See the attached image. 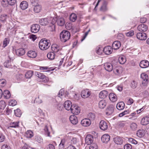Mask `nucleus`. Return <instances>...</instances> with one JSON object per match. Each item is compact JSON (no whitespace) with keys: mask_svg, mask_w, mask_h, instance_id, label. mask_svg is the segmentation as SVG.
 <instances>
[{"mask_svg":"<svg viewBox=\"0 0 149 149\" xmlns=\"http://www.w3.org/2000/svg\"><path fill=\"white\" fill-rule=\"evenodd\" d=\"M114 107L113 105L111 104L109 105L106 109V114L108 115L111 114L114 111Z\"/></svg>","mask_w":149,"mask_h":149,"instance_id":"obj_7","label":"nucleus"},{"mask_svg":"<svg viewBox=\"0 0 149 149\" xmlns=\"http://www.w3.org/2000/svg\"><path fill=\"white\" fill-rule=\"evenodd\" d=\"M55 23L52 22L49 24V28L50 31H53L55 30Z\"/></svg>","mask_w":149,"mask_h":149,"instance_id":"obj_39","label":"nucleus"},{"mask_svg":"<svg viewBox=\"0 0 149 149\" xmlns=\"http://www.w3.org/2000/svg\"><path fill=\"white\" fill-rule=\"evenodd\" d=\"M103 2L100 8V11L105 12L108 10L107 7V2L105 0H103Z\"/></svg>","mask_w":149,"mask_h":149,"instance_id":"obj_12","label":"nucleus"},{"mask_svg":"<svg viewBox=\"0 0 149 149\" xmlns=\"http://www.w3.org/2000/svg\"><path fill=\"white\" fill-rule=\"evenodd\" d=\"M6 106V103L4 101L1 100L0 101V109L1 110H3L5 108Z\"/></svg>","mask_w":149,"mask_h":149,"instance_id":"obj_38","label":"nucleus"},{"mask_svg":"<svg viewBox=\"0 0 149 149\" xmlns=\"http://www.w3.org/2000/svg\"><path fill=\"white\" fill-rule=\"evenodd\" d=\"M11 60L9 59V60L6 61L4 63V66L6 68H9L11 65Z\"/></svg>","mask_w":149,"mask_h":149,"instance_id":"obj_46","label":"nucleus"},{"mask_svg":"<svg viewBox=\"0 0 149 149\" xmlns=\"http://www.w3.org/2000/svg\"><path fill=\"white\" fill-rule=\"evenodd\" d=\"M64 107L65 109L68 110H71L73 107L71 101L70 100L65 101L64 103Z\"/></svg>","mask_w":149,"mask_h":149,"instance_id":"obj_9","label":"nucleus"},{"mask_svg":"<svg viewBox=\"0 0 149 149\" xmlns=\"http://www.w3.org/2000/svg\"><path fill=\"white\" fill-rule=\"evenodd\" d=\"M41 9V6L40 4L37 3L34 6L33 10L35 13H38L40 11Z\"/></svg>","mask_w":149,"mask_h":149,"instance_id":"obj_32","label":"nucleus"},{"mask_svg":"<svg viewBox=\"0 0 149 149\" xmlns=\"http://www.w3.org/2000/svg\"><path fill=\"white\" fill-rule=\"evenodd\" d=\"M55 54L53 52H50L48 53L47 56V58L50 60H53L54 59Z\"/></svg>","mask_w":149,"mask_h":149,"instance_id":"obj_36","label":"nucleus"},{"mask_svg":"<svg viewBox=\"0 0 149 149\" xmlns=\"http://www.w3.org/2000/svg\"><path fill=\"white\" fill-rule=\"evenodd\" d=\"M70 34L68 31L64 30L60 34V39L61 42H65L70 38Z\"/></svg>","mask_w":149,"mask_h":149,"instance_id":"obj_1","label":"nucleus"},{"mask_svg":"<svg viewBox=\"0 0 149 149\" xmlns=\"http://www.w3.org/2000/svg\"><path fill=\"white\" fill-rule=\"evenodd\" d=\"M129 113V110H125L123 112L120 113L119 115V116L120 117H121L126 114H127Z\"/></svg>","mask_w":149,"mask_h":149,"instance_id":"obj_55","label":"nucleus"},{"mask_svg":"<svg viewBox=\"0 0 149 149\" xmlns=\"http://www.w3.org/2000/svg\"><path fill=\"white\" fill-rule=\"evenodd\" d=\"M108 95V92L106 90L101 91L99 94V97L101 98H104L107 96Z\"/></svg>","mask_w":149,"mask_h":149,"instance_id":"obj_23","label":"nucleus"},{"mask_svg":"<svg viewBox=\"0 0 149 149\" xmlns=\"http://www.w3.org/2000/svg\"><path fill=\"white\" fill-rule=\"evenodd\" d=\"M118 60L120 63L122 64H124L126 61L125 59L122 57H120Z\"/></svg>","mask_w":149,"mask_h":149,"instance_id":"obj_50","label":"nucleus"},{"mask_svg":"<svg viewBox=\"0 0 149 149\" xmlns=\"http://www.w3.org/2000/svg\"><path fill=\"white\" fill-rule=\"evenodd\" d=\"M88 119L91 120H93L95 118V116L93 113H90L88 114Z\"/></svg>","mask_w":149,"mask_h":149,"instance_id":"obj_42","label":"nucleus"},{"mask_svg":"<svg viewBox=\"0 0 149 149\" xmlns=\"http://www.w3.org/2000/svg\"><path fill=\"white\" fill-rule=\"evenodd\" d=\"M103 49V48H101L100 47H99L97 49H96L97 53L99 54H100L102 53Z\"/></svg>","mask_w":149,"mask_h":149,"instance_id":"obj_62","label":"nucleus"},{"mask_svg":"<svg viewBox=\"0 0 149 149\" xmlns=\"http://www.w3.org/2000/svg\"><path fill=\"white\" fill-rule=\"evenodd\" d=\"M52 22L57 23L58 25L60 26H64L65 23L64 19L61 17H57L53 18Z\"/></svg>","mask_w":149,"mask_h":149,"instance_id":"obj_3","label":"nucleus"},{"mask_svg":"<svg viewBox=\"0 0 149 149\" xmlns=\"http://www.w3.org/2000/svg\"><path fill=\"white\" fill-rule=\"evenodd\" d=\"M138 147L139 149H144V144L142 143H140L138 146Z\"/></svg>","mask_w":149,"mask_h":149,"instance_id":"obj_64","label":"nucleus"},{"mask_svg":"<svg viewBox=\"0 0 149 149\" xmlns=\"http://www.w3.org/2000/svg\"><path fill=\"white\" fill-rule=\"evenodd\" d=\"M49 41L48 40H41L39 44L40 48L42 50H44L48 49L50 46Z\"/></svg>","mask_w":149,"mask_h":149,"instance_id":"obj_2","label":"nucleus"},{"mask_svg":"<svg viewBox=\"0 0 149 149\" xmlns=\"http://www.w3.org/2000/svg\"><path fill=\"white\" fill-rule=\"evenodd\" d=\"M99 126L100 129L103 131L106 130L108 127L107 123L103 120H101L100 122Z\"/></svg>","mask_w":149,"mask_h":149,"instance_id":"obj_5","label":"nucleus"},{"mask_svg":"<svg viewBox=\"0 0 149 149\" xmlns=\"http://www.w3.org/2000/svg\"><path fill=\"white\" fill-rule=\"evenodd\" d=\"M93 137L91 135H88L85 138V142L87 145H90L93 141Z\"/></svg>","mask_w":149,"mask_h":149,"instance_id":"obj_8","label":"nucleus"},{"mask_svg":"<svg viewBox=\"0 0 149 149\" xmlns=\"http://www.w3.org/2000/svg\"><path fill=\"white\" fill-rule=\"evenodd\" d=\"M107 103L104 100H100L99 102V107L101 109H104L106 106Z\"/></svg>","mask_w":149,"mask_h":149,"instance_id":"obj_30","label":"nucleus"},{"mask_svg":"<svg viewBox=\"0 0 149 149\" xmlns=\"http://www.w3.org/2000/svg\"><path fill=\"white\" fill-rule=\"evenodd\" d=\"M36 75L38 77L42 79H45V76L44 75L39 72H37L36 73Z\"/></svg>","mask_w":149,"mask_h":149,"instance_id":"obj_45","label":"nucleus"},{"mask_svg":"<svg viewBox=\"0 0 149 149\" xmlns=\"http://www.w3.org/2000/svg\"><path fill=\"white\" fill-rule=\"evenodd\" d=\"M33 72L31 71H29L27 72L25 74V77L26 78H30L32 76Z\"/></svg>","mask_w":149,"mask_h":149,"instance_id":"obj_43","label":"nucleus"},{"mask_svg":"<svg viewBox=\"0 0 149 149\" xmlns=\"http://www.w3.org/2000/svg\"><path fill=\"white\" fill-rule=\"evenodd\" d=\"M19 121L11 122L10 124V127L14 128L18 127H19Z\"/></svg>","mask_w":149,"mask_h":149,"instance_id":"obj_37","label":"nucleus"},{"mask_svg":"<svg viewBox=\"0 0 149 149\" xmlns=\"http://www.w3.org/2000/svg\"><path fill=\"white\" fill-rule=\"evenodd\" d=\"M70 111L73 114L78 115L80 113V110L78 106H73Z\"/></svg>","mask_w":149,"mask_h":149,"instance_id":"obj_11","label":"nucleus"},{"mask_svg":"<svg viewBox=\"0 0 149 149\" xmlns=\"http://www.w3.org/2000/svg\"><path fill=\"white\" fill-rule=\"evenodd\" d=\"M25 136L27 138H31L33 136V133L31 131L28 130L26 132Z\"/></svg>","mask_w":149,"mask_h":149,"instance_id":"obj_41","label":"nucleus"},{"mask_svg":"<svg viewBox=\"0 0 149 149\" xmlns=\"http://www.w3.org/2000/svg\"><path fill=\"white\" fill-rule=\"evenodd\" d=\"M125 106V104L123 102H120L118 103L116 105L117 109L119 110L123 109Z\"/></svg>","mask_w":149,"mask_h":149,"instance_id":"obj_27","label":"nucleus"},{"mask_svg":"<svg viewBox=\"0 0 149 149\" xmlns=\"http://www.w3.org/2000/svg\"><path fill=\"white\" fill-rule=\"evenodd\" d=\"M70 122L74 125H76L78 123L77 118L74 115L71 116L70 117Z\"/></svg>","mask_w":149,"mask_h":149,"instance_id":"obj_21","label":"nucleus"},{"mask_svg":"<svg viewBox=\"0 0 149 149\" xmlns=\"http://www.w3.org/2000/svg\"><path fill=\"white\" fill-rule=\"evenodd\" d=\"M77 15L74 13H72L70 16V19L72 22H74L77 19Z\"/></svg>","mask_w":149,"mask_h":149,"instance_id":"obj_40","label":"nucleus"},{"mask_svg":"<svg viewBox=\"0 0 149 149\" xmlns=\"http://www.w3.org/2000/svg\"><path fill=\"white\" fill-rule=\"evenodd\" d=\"M124 122L123 121L119 122L117 123V125L120 127H123L125 125Z\"/></svg>","mask_w":149,"mask_h":149,"instance_id":"obj_61","label":"nucleus"},{"mask_svg":"<svg viewBox=\"0 0 149 149\" xmlns=\"http://www.w3.org/2000/svg\"><path fill=\"white\" fill-rule=\"evenodd\" d=\"M139 65L142 68H146L149 66V62L147 61L143 60L140 62Z\"/></svg>","mask_w":149,"mask_h":149,"instance_id":"obj_14","label":"nucleus"},{"mask_svg":"<svg viewBox=\"0 0 149 149\" xmlns=\"http://www.w3.org/2000/svg\"><path fill=\"white\" fill-rule=\"evenodd\" d=\"M17 103V102L16 101L14 100H11L9 102V104L10 105H11L13 106L15 105Z\"/></svg>","mask_w":149,"mask_h":149,"instance_id":"obj_58","label":"nucleus"},{"mask_svg":"<svg viewBox=\"0 0 149 149\" xmlns=\"http://www.w3.org/2000/svg\"><path fill=\"white\" fill-rule=\"evenodd\" d=\"M15 114L17 117H20L22 115V112L21 110L19 109L14 110Z\"/></svg>","mask_w":149,"mask_h":149,"instance_id":"obj_44","label":"nucleus"},{"mask_svg":"<svg viewBox=\"0 0 149 149\" xmlns=\"http://www.w3.org/2000/svg\"><path fill=\"white\" fill-rule=\"evenodd\" d=\"M130 127L133 130H135L137 129V125L135 123H133L130 125Z\"/></svg>","mask_w":149,"mask_h":149,"instance_id":"obj_48","label":"nucleus"},{"mask_svg":"<svg viewBox=\"0 0 149 149\" xmlns=\"http://www.w3.org/2000/svg\"><path fill=\"white\" fill-rule=\"evenodd\" d=\"M124 149H132V145L130 144H126L124 146Z\"/></svg>","mask_w":149,"mask_h":149,"instance_id":"obj_56","label":"nucleus"},{"mask_svg":"<svg viewBox=\"0 0 149 149\" xmlns=\"http://www.w3.org/2000/svg\"><path fill=\"white\" fill-rule=\"evenodd\" d=\"M39 23L42 25H46L48 24L49 20L47 18H42L39 20Z\"/></svg>","mask_w":149,"mask_h":149,"instance_id":"obj_26","label":"nucleus"},{"mask_svg":"<svg viewBox=\"0 0 149 149\" xmlns=\"http://www.w3.org/2000/svg\"><path fill=\"white\" fill-rule=\"evenodd\" d=\"M147 35L144 33H139L137 34V38L141 40H145L147 38Z\"/></svg>","mask_w":149,"mask_h":149,"instance_id":"obj_10","label":"nucleus"},{"mask_svg":"<svg viewBox=\"0 0 149 149\" xmlns=\"http://www.w3.org/2000/svg\"><path fill=\"white\" fill-rule=\"evenodd\" d=\"M130 86L132 88L134 89L137 86V83L135 81L133 80L131 82Z\"/></svg>","mask_w":149,"mask_h":149,"instance_id":"obj_47","label":"nucleus"},{"mask_svg":"<svg viewBox=\"0 0 149 149\" xmlns=\"http://www.w3.org/2000/svg\"><path fill=\"white\" fill-rule=\"evenodd\" d=\"M8 43L9 40L6 38H5L3 41V47H5Z\"/></svg>","mask_w":149,"mask_h":149,"instance_id":"obj_57","label":"nucleus"},{"mask_svg":"<svg viewBox=\"0 0 149 149\" xmlns=\"http://www.w3.org/2000/svg\"><path fill=\"white\" fill-rule=\"evenodd\" d=\"M149 122V117H145L142 119L141 121V123L143 125H147Z\"/></svg>","mask_w":149,"mask_h":149,"instance_id":"obj_31","label":"nucleus"},{"mask_svg":"<svg viewBox=\"0 0 149 149\" xmlns=\"http://www.w3.org/2000/svg\"><path fill=\"white\" fill-rule=\"evenodd\" d=\"M114 142L118 145L122 144L123 142L122 139L118 136H117L114 138Z\"/></svg>","mask_w":149,"mask_h":149,"instance_id":"obj_17","label":"nucleus"},{"mask_svg":"<svg viewBox=\"0 0 149 149\" xmlns=\"http://www.w3.org/2000/svg\"><path fill=\"white\" fill-rule=\"evenodd\" d=\"M90 95L91 93L88 90H83L81 93V96L83 98L88 97Z\"/></svg>","mask_w":149,"mask_h":149,"instance_id":"obj_16","label":"nucleus"},{"mask_svg":"<svg viewBox=\"0 0 149 149\" xmlns=\"http://www.w3.org/2000/svg\"><path fill=\"white\" fill-rule=\"evenodd\" d=\"M112 49L110 46H107L103 49V51L106 54L109 55L111 53Z\"/></svg>","mask_w":149,"mask_h":149,"instance_id":"obj_25","label":"nucleus"},{"mask_svg":"<svg viewBox=\"0 0 149 149\" xmlns=\"http://www.w3.org/2000/svg\"><path fill=\"white\" fill-rule=\"evenodd\" d=\"M7 1L8 4L11 6L14 5L16 2V0H7Z\"/></svg>","mask_w":149,"mask_h":149,"instance_id":"obj_51","label":"nucleus"},{"mask_svg":"<svg viewBox=\"0 0 149 149\" xmlns=\"http://www.w3.org/2000/svg\"><path fill=\"white\" fill-rule=\"evenodd\" d=\"M5 138V136L3 134L0 133V142H3Z\"/></svg>","mask_w":149,"mask_h":149,"instance_id":"obj_59","label":"nucleus"},{"mask_svg":"<svg viewBox=\"0 0 149 149\" xmlns=\"http://www.w3.org/2000/svg\"><path fill=\"white\" fill-rule=\"evenodd\" d=\"M28 56L30 58H36L37 56V53L33 51H29L27 53Z\"/></svg>","mask_w":149,"mask_h":149,"instance_id":"obj_28","label":"nucleus"},{"mask_svg":"<svg viewBox=\"0 0 149 149\" xmlns=\"http://www.w3.org/2000/svg\"><path fill=\"white\" fill-rule=\"evenodd\" d=\"M15 52L17 55L18 56L23 55L25 53V50L23 48H21L16 50Z\"/></svg>","mask_w":149,"mask_h":149,"instance_id":"obj_22","label":"nucleus"},{"mask_svg":"<svg viewBox=\"0 0 149 149\" xmlns=\"http://www.w3.org/2000/svg\"><path fill=\"white\" fill-rule=\"evenodd\" d=\"M89 147L90 149H98V146L96 143H91Z\"/></svg>","mask_w":149,"mask_h":149,"instance_id":"obj_49","label":"nucleus"},{"mask_svg":"<svg viewBox=\"0 0 149 149\" xmlns=\"http://www.w3.org/2000/svg\"><path fill=\"white\" fill-rule=\"evenodd\" d=\"M104 68L107 71L110 72L113 69L112 65L110 63H107L104 64Z\"/></svg>","mask_w":149,"mask_h":149,"instance_id":"obj_20","label":"nucleus"},{"mask_svg":"<svg viewBox=\"0 0 149 149\" xmlns=\"http://www.w3.org/2000/svg\"><path fill=\"white\" fill-rule=\"evenodd\" d=\"M3 95L4 97L6 99L9 98L10 97V92L7 90H5L3 93Z\"/></svg>","mask_w":149,"mask_h":149,"instance_id":"obj_35","label":"nucleus"},{"mask_svg":"<svg viewBox=\"0 0 149 149\" xmlns=\"http://www.w3.org/2000/svg\"><path fill=\"white\" fill-rule=\"evenodd\" d=\"M6 84V80L3 79H0V86L1 87L4 86Z\"/></svg>","mask_w":149,"mask_h":149,"instance_id":"obj_52","label":"nucleus"},{"mask_svg":"<svg viewBox=\"0 0 149 149\" xmlns=\"http://www.w3.org/2000/svg\"><path fill=\"white\" fill-rule=\"evenodd\" d=\"M110 136L108 134H105L103 135L101 137V140L103 143H107L110 140Z\"/></svg>","mask_w":149,"mask_h":149,"instance_id":"obj_15","label":"nucleus"},{"mask_svg":"<svg viewBox=\"0 0 149 149\" xmlns=\"http://www.w3.org/2000/svg\"><path fill=\"white\" fill-rule=\"evenodd\" d=\"M1 149H11V148L9 146L6 144H4L2 146Z\"/></svg>","mask_w":149,"mask_h":149,"instance_id":"obj_60","label":"nucleus"},{"mask_svg":"<svg viewBox=\"0 0 149 149\" xmlns=\"http://www.w3.org/2000/svg\"><path fill=\"white\" fill-rule=\"evenodd\" d=\"M145 133V131L144 130H139L137 131L136 134L138 137L141 138L144 136Z\"/></svg>","mask_w":149,"mask_h":149,"instance_id":"obj_34","label":"nucleus"},{"mask_svg":"<svg viewBox=\"0 0 149 149\" xmlns=\"http://www.w3.org/2000/svg\"><path fill=\"white\" fill-rule=\"evenodd\" d=\"M31 31L32 33H36L39 31L40 29V26L38 24H33L31 26Z\"/></svg>","mask_w":149,"mask_h":149,"instance_id":"obj_4","label":"nucleus"},{"mask_svg":"<svg viewBox=\"0 0 149 149\" xmlns=\"http://www.w3.org/2000/svg\"><path fill=\"white\" fill-rule=\"evenodd\" d=\"M121 46V43L120 41H114L112 45V48L114 49H118Z\"/></svg>","mask_w":149,"mask_h":149,"instance_id":"obj_19","label":"nucleus"},{"mask_svg":"<svg viewBox=\"0 0 149 149\" xmlns=\"http://www.w3.org/2000/svg\"><path fill=\"white\" fill-rule=\"evenodd\" d=\"M35 140L39 143H40L42 141V137L37 136L35 137Z\"/></svg>","mask_w":149,"mask_h":149,"instance_id":"obj_54","label":"nucleus"},{"mask_svg":"<svg viewBox=\"0 0 149 149\" xmlns=\"http://www.w3.org/2000/svg\"><path fill=\"white\" fill-rule=\"evenodd\" d=\"M138 29L139 31L145 32L147 30L148 27L145 24H141L138 26Z\"/></svg>","mask_w":149,"mask_h":149,"instance_id":"obj_18","label":"nucleus"},{"mask_svg":"<svg viewBox=\"0 0 149 149\" xmlns=\"http://www.w3.org/2000/svg\"><path fill=\"white\" fill-rule=\"evenodd\" d=\"M51 49L52 52L54 53L58 52L60 49L59 46L56 44L52 45L51 46Z\"/></svg>","mask_w":149,"mask_h":149,"instance_id":"obj_33","label":"nucleus"},{"mask_svg":"<svg viewBox=\"0 0 149 149\" xmlns=\"http://www.w3.org/2000/svg\"><path fill=\"white\" fill-rule=\"evenodd\" d=\"M91 123V121L88 119L85 118L81 121V125L85 127H87L90 125Z\"/></svg>","mask_w":149,"mask_h":149,"instance_id":"obj_13","label":"nucleus"},{"mask_svg":"<svg viewBox=\"0 0 149 149\" xmlns=\"http://www.w3.org/2000/svg\"><path fill=\"white\" fill-rule=\"evenodd\" d=\"M128 141L129 142L134 144H136L138 143L135 140L132 138L129 139Z\"/></svg>","mask_w":149,"mask_h":149,"instance_id":"obj_53","label":"nucleus"},{"mask_svg":"<svg viewBox=\"0 0 149 149\" xmlns=\"http://www.w3.org/2000/svg\"><path fill=\"white\" fill-rule=\"evenodd\" d=\"M28 6V3L25 1H23L22 2L20 5L21 8L23 10L26 9L27 8Z\"/></svg>","mask_w":149,"mask_h":149,"instance_id":"obj_29","label":"nucleus"},{"mask_svg":"<svg viewBox=\"0 0 149 149\" xmlns=\"http://www.w3.org/2000/svg\"><path fill=\"white\" fill-rule=\"evenodd\" d=\"M141 77L143 79L142 84L143 86L146 85L148 82V75L145 73H143L141 74Z\"/></svg>","mask_w":149,"mask_h":149,"instance_id":"obj_6","label":"nucleus"},{"mask_svg":"<svg viewBox=\"0 0 149 149\" xmlns=\"http://www.w3.org/2000/svg\"><path fill=\"white\" fill-rule=\"evenodd\" d=\"M109 98L110 100L112 102H114L117 100V96L114 93H111L109 95Z\"/></svg>","mask_w":149,"mask_h":149,"instance_id":"obj_24","label":"nucleus"},{"mask_svg":"<svg viewBox=\"0 0 149 149\" xmlns=\"http://www.w3.org/2000/svg\"><path fill=\"white\" fill-rule=\"evenodd\" d=\"M134 32L133 31H131L126 33V35L128 37L132 36L134 35Z\"/></svg>","mask_w":149,"mask_h":149,"instance_id":"obj_63","label":"nucleus"}]
</instances>
